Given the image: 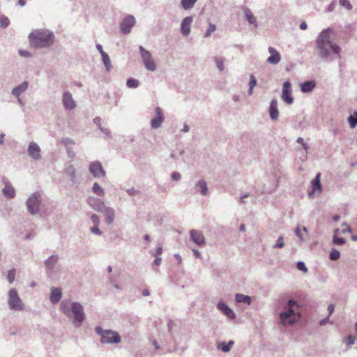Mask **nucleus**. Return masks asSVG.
<instances>
[{"mask_svg":"<svg viewBox=\"0 0 357 357\" xmlns=\"http://www.w3.org/2000/svg\"><path fill=\"white\" fill-rule=\"evenodd\" d=\"M18 53L21 56H23V57L28 58V57L31 56V53L27 50H19Z\"/></svg>","mask_w":357,"mask_h":357,"instance_id":"obj_50","label":"nucleus"},{"mask_svg":"<svg viewBox=\"0 0 357 357\" xmlns=\"http://www.w3.org/2000/svg\"><path fill=\"white\" fill-rule=\"evenodd\" d=\"M171 178L173 181H179L181 178V175L178 172H173L171 174Z\"/></svg>","mask_w":357,"mask_h":357,"instance_id":"obj_51","label":"nucleus"},{"mask_svg":"<svg viewBox=\"0 0 357 357\" xmlns=\"http://www.w3.org/2000/svg\"><path fill=\"white\" fill-rule=\"evenodd\" d=\"M321 174L317 173L314 179L311 181L312 190L308 192V196L312 197L313 194L318 192L320 194L322 191V185L320 181Z\"/></svg>","mask_w":357,"mask_h":357,"instance_id":"obj_19","label":"nucleus"},{"mask_svg":"<svg viewBox=\"0 0 357 357\" xmlns=\"http://www.w3.org/2000/svg\"><path fill=\"white\" fill-rule=\"evenodd\" d=\"M89 170L95 178L105 177L106 175V172L99 161L91 162L89 166Z\"/></svg>","mask_w":357,"mask_h":357,"instance_id":"obj_10","label":"nucleus"},{"mask_svg":"<svg viewBox=\"0 0 357 357\" xmlns=\"http://www.w3.org/2000/svg\"><path fill=\"white\" fill-rule=\"evenodd\" d=\"M5 187L2 189V194L8 199H13L15 197V190L12 185L6 180L3 181Z\"/></svg>","mask_w":357,"mask_h":357,"instance_id":"obj_23","label":"nucleus"},{"mask_svg":"<svg viewBox=\"0 0 357 357\" xmlns=\"http://www.w3.org/2000/svg\"><path fill=\"white\" fill-rule=\"evenodd\" d=\"M162 252V247L158 246L155 250V257H159Z\"/></svg>","mask_w":357,"mask_h":357,"instance_id":"obj_62","label":"nucleus"},{"mask_svg":"<svg viewBox=\"0 0 357 357\" xmlns=\"http://www.w3.org/2000/svg\"><path fill=\"white\" fill-rule=\"evenodd\" d=\"M340 257V252L337 249L333 248L329 254V259L331 261H336Z\"/></svg>","mask_w":357,"mask_h":357,"instance_id":"obj_39","label":"nucleus"},{"mask_svg":"<svg viewBox=\"0 0 357 357\" xmlns=\"http://www.w3.org/2000/svg\"><path fill=\"white\" fill-rule=\"evenodd\" d=\"M126 192L130 196H137L139 194V191L134 188L127 189Z\"/></svg>","mask_w":357,"mask_h":357,"instance_id":"obj_49","label":"nucleus"},{"mask_svg":"<svg viewBox=\"0 0 357 357\" xmlns=\"http://www.w3.org/2000/svg\"><path fill=\"white\" fill-rule=\"evenodd\" d=\"M216 29V26L213 24H209V26H208V30L206 31V32L204 33V37L205 38H208L209 37L211 33L213 32H214Z\"/></svg>","mask_w":357,"mask_h":357,"instance_id":"obj_44","label":"nucleus"},{"mask_svg":"<svg viewBox=\"0 0 357 357\" xmlns=\"http://www.w3.org/2000/svg\"><path fill=\"white\" fill-rule=\"evenodd\" d=\"M99 130H100L102 133H104L105 135H106L107 136H108V137H110V136H111V135H110L111 133H110V131H109V129L105 128H104V127H102V126H100Z\"/></svg>","mask_w":357,"mask_h":357,"instance_id":"obj_57","label":"nucleus"},{"mask_svg":"<svg viewBox=\"0 0 357 357\" xmlns=\"http://www.w3.org/2000/svg\"><path fill=\"white\" fill-rule=\"evenodd\" d=\"M95 331L100 336L101 344H118L121 341V335L116 331L110 329L104 330L100 326L95 327Z\"/></svg>","mask_w":357,"mask_h":357,"instance_id":"obj_5","label":"nucleus"},{"mask_svg":"<svg viewBox=\"0 0 357 357\" xmlns=\"http://www.w3.org/2000/svg\"><path fill=\"white\" fill-rule=\"evenodd\" d=\"M62 101L64 108L67 110H72L76 107L75 101L69 91L63 92Z\"/></svg>","mask_w":357,"mask_h":357,"instance_id":"obj_18","label":"nucleus"},{"mask_svg":"<svg viewBox=\"0 0 357 357\" xmlns=\"http://www.w3.org/2000/svg\"><path fill=\"white\" fill-rule=\"evenodd\" d=\"M284 246L283 241V236H280L278 238L277 243L273 245V248H282Z\"/></svg>","mask_w":357,"mask_h":357,"instance_id":"obj_45","label":"nucleus"},{"mask_svg":"<svg viewBox=\"0 0 357 357\" xmlns=\"http://www.w3.org/2000/svg\"><path fill=\"white\" fill-rule=\"evenodd\" d=\"M333 243L337 245H342L346 243V240L343 237L337 236V235H334L333 238Z\"/></svg>","mask_w":357,"mask_h":357,"instance_id":"obj_41","label":"nucleus"},{"mask_svg":"<svg viewBox=\"0 0 357 357\" xmlns=\"http://www.w3.org/2000/svg\"><path fill=\"white\" fill-rule=\"evenodd\" d=\"M197 0H181V5L184 10H189L193 8Z\"/></svg>","mask_w":357,"mask_h":357,"instance_id":"obj_36","label":"nucleus"},{"mask_svg":"<svg viewBox=\"0 0 357 357\" xmlns=\"http://www.w3.org/2000/svg\"><path fill=\"white\" fill-rule=\"evenodd\" d=\"M7 280L9 283L13 282L15 280V273L13 271H9L7 275Z\"/></svg>","mask_w":357,"mask_h":357,"instance_id":"obj_52","label":"nucleus"},{"mask_svg":"<svg viewBox=\"0 0 357 357\" xmlns=\"http://www.w3.org/2000/svg\"><path fill=\"white\" fill-rule=\"evenodd\" d=\"M257 85V79L253 75H250V82H249V89L248 94L252 95L253 93V89Z\"/></svg>","mask_w":357,"mask_h":357,"instance_id":"obj_38","label":"nucleus"},{"mask_svg":"<svg viewBox=\"0 0 357 357\" xmlns=\"http://www.w3.org/2000/svg\"><path fill=\"white\" fill-rule=\"evenodd\" d=\"M30 45L36 49L48 48L54 43V34L48 29H36L29 34Z\"/></svg>","mask_w":357,"mask_h":357,"instance_id":"obj_4","label":"nucleus"},{"mask_svg":"<svg viewBox=\"0 0 357 357\" xmlns=\"http://www.w3.org/2000/svg\"><path fill=\"white\" fill-rule=\"evenodd\" d=\"M135 24V19L132 15H128L123 18L120 24L121 31L123 34H128L130 33L132 28Z\"/></svg>","mask_w":357,"mask_h":357,"instance_id":"obj_11","label":"nucleus"},{"mask_svg":"<svg viewBox=\"0 0 357 357\" xmlns=\"http://www.w3.org/2000/svg\"><path fill=\"white\" fill-rule=\"evenodd\" d=\"M214 61L215 62V64H216V66H217L218 69L220 72H222L224 70V69H225L224 59L221 58V57H215L214 58Z\"/></svg>","mask_w":357,"mask_h":357,"instance_id":"obj_40","label":"nucleus"},{"mask_svg":"<svg viewBox=\"0 0 357 357\" xmlns=\"http://www.w3.org/2000/svg\"><path fill=\"white\" fill-rule=\"evenodd\" d=\"M91 219L94 225H99L100 218L96 214H92V215L91 216Z\"/></svg>","mask_w":357,"mask_h":357,"instance_id":"obj_53","label":"nucleus"},{"mask_svg":"<svg viewBox=\"0 0 357 357\" xmlns=\"http://www.w3.org/2000/svg\"><path fill=\"white\" fill-rule=\"evenodd\" d=\"M161 261H162V259H161V257H155V259H154V261H153V264H154L155 266H159V265H160Z\"/></svg>","mask_w":357,"mask_h":357,"instance_id":"obj_63","label":"nucleus"},{"mask_svg":"<svg viewBox=\"0 0 357 357\" xmlns=\"http://www.w3.org/2000/svg\"><path fill=\"white\" fill-rule=\"evenodd\" d=\"M355 337L351 335H349L348 336L343 338L342 342H344L347 346H351L355 343Z\"/></svg>","mask_w":357,"mask_h":357,"instance_id":"obj_43","label":"nucleus"},{"mask_svg":"<svg viewBox=\"0 0 357 357\" xmlns=\"http://www.w3.org/2000/svg\"><path fill=\"white\" fill-rule=\"evenodd\" d=\"M8 304L11 310L22 311L24 309V305L14 288L8 291Z\"/></svg>","mask_w":357,"mask_h":357,"instance_id":"obj_7","label":"nucleus"},{"mask_svg":"<svg viewBox=\"0 0 357 357\" xmlns=\"http://www.w3.org/2000/svg\"><path fill=\"white\" fill-rule=\"evenodd\" d=\"M9 19L5 15L0 16V27L2 29L6 28L9 25Z\"/></svg>","mask_w":357,"mask_h":357,"instance_id":"obj_42","label":"nucleus"},{"mask_svg":"<svg viewBox=\"0 0 357 357\" xmlns=\"http://www.w3.org/2000/svg\"><path fill=\"white\" fill-rule=\"evenodd\" d=\"M139 85V82L132 77L128 78L126 81V86L130 89H135Z\"/></svg>","mask_w":357,"mask_h":357,"instance_id":"obj_37","label":"nucleus"},{"mask_svg":"<svg viewBox=\"0 0 357 357\" xmlns=\"http://www.w3.org/2000/svg\"><path fill=\"white\" fill-rule=\"evenodd\" d=\"M335 2H331V3L328 5V8H327V11H328V12H333V11L334 10V9H335Z\"/></svg>","mask_w":357,"mask_h":357,"instance_id":"obj_60","label":"nucleus"},{"mask_svg":"<svg viewBox=\"0 0 357 357\" xmlns=\"http://www.w3.org/2000/svg\"><path fill=\"white\" fill-rule=\"evenodd\" d=\"M332 29L327 28L321 31L315 42V52L321 59L328 61L332 53L341 58V48L331 40Z\"/></svg>","mask_w":357,"mask_h":357,"instance_id":"obj_1","label":"nucleus"},{"mask_svg":"<svg viewBox=\"0 0 357 357\" xmlns=\"http://www.w3.org/2000/svg\"><path fill=\"white\" fill-rule=\"evenodd\" d=\"M28 87L29 82L27 81H24L18 86L14 87L11 91V94L15 98H18L20 96L22 93H23L25 91L27 90Z\"/></svg>","mask_w":357,"mask_h":357,"instance_id":"obj_25","label":"nucleus"},{"mask_svg":"<svg viewBox=\"0 0 357 357\" xmlns=\"http://www.w3.org/2000/svg\"><path fill=\"white\" fill-rule=\"evenodd\" d=\"M234 344V341H233V340H229L228 342L222 341V342H220L217 345V349L218 350L222 351V352L227 353L231 350V347Z\"/></svg>","mask_w":357,"mask_h":357,"instance_id":"obj_30","label":"nucleus"},{"mask_svg":"<svg viewBox=\"0 0 357 357\" xmlns=\"http://www.w3.org/2000/svg\"><path fill=\"white\" fill-rule=\"evenodd\" d=\"M347 121L351 128L354 129L357 126V110L354 111L352 114H350Z\"/></svg>","mask_w":357,"mask_h":357,"instance_id":"obj_34","label":"nucleus"},{"mask_svg":"<svg viewBox=\"0 0 357 357\" xmlns=\"http://www.w3.org/2000/svg\"><path fill=\"white\" fill-rule=\"evenodd\" d=\"M86 202L90 207L98 212H102L106 207L105 202L96 197H89L87 199Z\"/></svg>","mask_w":357,"mask_h":357,"instance_id":"obj_16","label":"nucleus"},{"mask_svg":"<svg viewBox=\"0 0 357 357\" xmlns=\"http://www.w3.org/2000/svg\"><path fill=\"white\" fill-rule=\"evenodd\" d=\"M139 52L144 68L149 71L154 72L157 69V66L152 57L151 53L142 45L139 47Z\"/></svg>","mask_w":357,"mask_h":357,"instance_id":"obj_8","label":"nucleus"},{"mask_svg":"<svg viewBox=\"0 0 357 357\" xmlns=\"http://www.w3.org/2000/svg\"><path fill=\"white\" fill-rule=\"evenodd\" d=\"M296 268H298V270L303 271L304 273H306L307 271V268L305 264L301 261L297 262Z\"/></svg>","mask_w":357,"mask_h":357,"instance_id":"obj_46","label":"nucleus"},{"mask_svg":"<svg viewBox=\"0 0 357 357\" xmlns=\"http://www.w3.org/2000/svg\"><path fill=\"white\" fill-rule=\"evenodd\" d=\"M295 234L301 240L303 241V237L301 234V229L299 226H297L295 229Z\"/></svg>","mask_w":357,"mask_h":357,"instance_id":"obj_56","label":"nucleus"},{"mask_svg":"<svg viewBox=\"0 0 357 357\" xmlns=\"http://www.w3.org/2000/svg\"><path fill=\"white\" fill-rule=\"evenodd\" d=\"M65 173L73 184H80L81 175H77L76 169L73 165H68L65 169Z\"/></svg>","mask_w":357,"mask_h":357,"instance_id":"obj_12","label":"nucleus"},{"mask_svg":"<svg viewBox=\"0 0 357 357\" xmlns=\"http://www.w3.org/2000/svg\"><path fill=\"white\" fill-rule=\"evenodd\" d=\"M334 310H335V305L333 304H330L328 306V316H331L333 312H334Z\"/></svg>","mask_w":357,"mask_h":357,"instance_id":"obj_58","label":"nucleus"},{"mask_svg":"<svg viewBox=\"0 0 357 357\" xmlns=\"http://www.w3.org/2000/svg\"><path fill=\"white\" fill-rule=\"evenodd\" d=\"M99 225H93L92 227H91L90 229V231L93 233V234H97V235H102V232L101 231V230L99 229Z\"/></svg>","mask_w":357,"mask_h":357,"instance_id":"obj_48","label":"nucleus"},{"mask_svg":"<svg viewBox=\"0 0 357 357\" xmlns=\"http://www.w3.org/2000/svg\"><path fill=\"white\" fill-rule=\"evenodd\" d=\"M281 98L287 105L294 103V99L292 96L291 83L290 81H285L282 84Z\"/></svg>","mask_w":357,"mask_h":357,"instance_id":"obj_9","label":"nucleus"},{"mask_svg":"<svg viewBox=\"0 0 357 357\" xmlns=\"http://www.w3.org/2000/svg\"><path fill=\"white\" fill-rule=\"evenodd\" d=\"M340 4L350 10L352 9V6L348 0H339Z\"/></svg>","mask_w":357,"mask_h":357,"instance_id":"obj_47","label":"nucleus"},{"mask_svg":"<svg viewBox=\"0 0 357 357\" xmlns=\"http://www.w3.org/2000/svg\"><path fill=\"white\" fill-rule=\"evenodd\" d=\"M96 48H97V50H98V52H100V55H102V54H105V53H106V52L103 50L102 46L100 44H97V45H96Z\"/></svg>","mask_w":357,"mask_h":357,"instance_id":"obj_64","label":"nucleus"},{"mask_svg":"<svg viewBox=\"0 0 357 357\" xmlns=\"http://www.w3.org/2000/svg\"><path fill=\"white\" fill-rule=\"evenodd\" d=\"M193 18L192 16L185 17L181 22V32L184 36H188L190 33L191 24Z\"/></svg>","mask_w":357,"mask_h":357,"instance_id":"obj_20","label":"nucleus"},{"mask_svg":"<svg viewBox=\"0 0 357 357\" xmlns=\"http://www.w3.org/2000/svg\"><path fill=\"white\" fill-rule=\"evenodd\" d=\"M62 292L59 288H52L50 294V301L52 304L57 303L61 298Z\"/></svg>","mask_w":357,"mask_h":357,"instance_id":"obj_29","label":"nucleus"},{"mask_svg":"<svg viewBox=\"0 0 357 357\" xmlns=\"http://www.w3.org/2000/svg\"><path fill=\"white\" fill-rule=\"evenodd\" d=\"M155 112V115L151 121V126L153 129H157L161 126L165 120V116L160 107H156Z\"/></svg>","mask_w":357,"mask_h":357,"instance_id":"obj_13","label":"nucleus"},{"mask_svg":"<svg viewBox=\"0 0 357 357\" xmlns=\"http://www.w3.org/2000/svg\"><path fill=\"white\" fill-rule=\"evenodd\" d=\"M268 50L271 56L267 59V62L271 64H278L281 59L280 53L273 47H269Z\"/></svg>","mask_w":357,"mask_h":357,"instance_id":"obj_24","label":"nucleus"},{"mask_svg":"<svg viewBox=\"0 0 357 357\" xmlns=\"http://www.w3.org/2000/svg\"><path fill=\"white\" fill-rule=\"evenodd\" d=\"M104 214L105 222L108 225H110L113 223L115 218V211L111 207H105L104 210L101 212Z\"/></svg>","mask_w":357,"mask_h":357,"instance_id":"obj_26","label":"nucleus"},{"mask_svg":"<svg viewBox=\"0 0 357 357\" xmlns=\"http://www.w3.org/2000/svg\"><path fill=\"white\" fill-rule=\"evenodd\" d=\"M268 112L271 120L275 121L278 119L279 111L278 109V100L276 99L271 100L268 108Z\"/></svg>","mask_w":357,"mask_h":357,"instance_id":"obj_22","label":"nucleus"},{"mask_svg":"<svg viewBox=\"0 0 357 357\" xmlns=\"http://www.w3.org/2000/svg\"><path fill=\"white\" fill-rule=\"evenodd\" d=\"M59 257L57 255H52L50 256L44 262L47 270L52 271L56 264L58 263Z\"/></svg>","mask_w":357,"mask_h":357,"instance_id":"obj_27","label":"nucleus"},{"mask_svg":"<svg viewBox=\"0 0 357 357\" xmlns=\"http://www.w3.org/2000/svg\"><path fill=\"white\" fill-rule=\"evenodd\" d=\"M330 316H326L325 318L319 321V325L323 326L327 324L328 323L333 324V321H330L329 320Z\"/></svg>","mask_w":357,"mask_h":357,"instance_id":"obj_54","label":"nucleus"},{"mask_svg":"<svg viewBox=\"0 0 357 357\" xmlns=\"http://www.w3.org/2000/svg\"><path fill=\"white\" fill-rule=\"evenodd\" d=\"M41 203V194L39 192H35L31 194L26 202V208L29 213L33 215L38 214L40 211Z\"/></svg>","mask_w":357,"mask_h":357,"instance_id":"obj_6","label":"nucleus"},{"mask_svg":"<svg viewBox=\"0 0 357 357\" xmlns=\"http://www.w3.org/2000/svg\"><path fill=\"white\" fill-rule=\"evenodd\" d=\"M242 10L244 13L245 20L248 22L249 24L253 25L255 28H257L258 26V23L251 10L245 6H243Z\"/></svg>","mask_w":357,"mask_h":357,"instance_id":"obj_21","label":"nucleus"},{"mask_svg":"<svg viewBox=\"0 0 357 357\" xmlns=\"http://www.w3.org/2000/svg\"><path fill=\"white\" fill-rule=\"evenodd\" d=\"M316 87V82L314 80L305 81L301 84V91L303 93H310Z\"/></svg>","mask_w":357,"mask_h":357,"instance_id":"obj_28","label":"nucleus"},{"mask_svg":"<svg viewBox=\"0 0 357 357\" xmlns=\"http://www.w3.org/2000/svg\"><path fill=\"white\" fill-rule=\"evenodd\" d=\"M190 238L197 245H204L206 243L205 237L201 231L196 229L190 230Z\"/></svg>","mask_w":357,"mask_h":357,"instance_id":"obj_15","label":"nucleus"},{"mask_svg":"<svg viewBox=\"0 0 357 357\" xmlns=\"http://www.w3.org/2000/svg\"><path fill=\"white\" fill-rule=\"evenodd\" d=\"M100 122H101V119H100V117L97 116V117H96V118L93 119V123H94L96 126H98V128H100V126H101Z\"/></svg>","mask_w":357,"mask_h":357,"instance_id":"obj_61","label":"nucleus"},{"mask_svg":"<svg viewBox=\"0 0 357 357\" xmlns=\"http://www.w3.org/2000/svg\"><path fill=\"white\" fill-rule=\"evenodd\" d=\"M102 63L105 66V70L107 72H110L112 69L110 58L107 53L102 54L101 55Z\"/></svg>","mask_w":357,"mask_h":357,"instance_id":"obj_33","label":"nucleus"},{"mask_svg":"<svg viewBox=\"0 0 357 357\" xmlns=\"http://www.w3.org/2000/svg\"><path fill=\"white\" fill-rule=\"evenodd\" d=\"M28 155L35 160L41 158L40 148L38 144L34 142H30L27 149Z\"/></svg>","mask_w":357,"mask_h":357,"instance_id":"obj_17","label":"nucleus"},{"mask_svg":"<svg viewBox=\"0 0 357 357\" xmlns=\"http://www.w3.org/2000/svg\"><path fill=\"white\" fill-rule=\"evenodd\" d=\"M192 252H193V254H194V255L195 256L196 258H197V259H201L202 258V255H201L200 252L198 250L192 249Z\"/></svg>","mask_w":357,"mask_h":357,"instance_id":"obj_59","label":"nucleus"},{"mask_svg":"<svg viewBox=\"0 0 357 357\" xmlns=\"http://www.w3.org/2000/svg\"><path fill=\"white\" fill-rule=\"evenodd\" d=\"M235 300L237 303H243L247 305H250L252 302L250 296L239 293L235 294Z\"/></svg>","mask_w":357,"mask_h":357,"instance_id":"obj_32","label":"nucleus"},{"mask_svg":"<svg viewBox=\"0 0 357 357\" xmlns=\"http://www.w3.org/2000/svg\"><path fill=\"white\" fill-rule=\"evenodd\" d=\"M296 142L298 144H301L305 150H307L309 149V146L307 145V143L305 142L304 139L302 137H298L296 139Z\"/></svg>","mask_w":357,"mask_h":357,"instance_id":"obj_55","label":"nucleus"},{"mask_svg":"<svg viewBox=\"0 0 357 357\" xmlns=\"http://www.w3.org/2000/svg\"><path fill=\"white\" fill-rule=\"evenodd\" d=\"M217 308L229 319H235L236 316L234 310L226 303L222 301H219L217 303Z\"/></svg>","mask_w":357,"mask_h":357,"instance_id":"obj_14","label":"nucleus"},{"mask_svg":"<svg viewBox=\"0 0 357 357\" xmlns=\"http://www.w3.org/2000/svg\"><path fill=\"white\" fill-rule=\"evenodd\" d=\"M195 188H199L202 195L206 196L208 194V187L206 181L202 179L198 181L195 186Z\"/></svg>","mask_w":357,"mask_h":357,"instance_id":"obj_31","label":"nucleus"},{"mask_svg":"<svg viewBox=\"0 0 357 357\" xmlns=\"http://www.w3.org/2000/svg\"><path fill=\"white\" fill-rule=\"evenodd\" d=\"M92 192L97 196H104L105 190L97 183H94L92 186Z\"/></svg>","mask_w":357,"mask_h":357,"instance_id":"obj_35","label":"nucleus"},{"mask_svg":"<svg viewBox=\"0 0 357 357\" xmlns=\"http://www.w3.org/2000/svg\"><path fill=\"white\" fill-rule=\"evenodd\" d=\"M60 310L66 317L71 320L75 328H79L85 320L84 307L78 302L63 300L61 302Z\"/></svg>","mask_w":357,"mask_h":357,"instance_id":"obj_2","label":"nucleus"},{"mask_svg":"<svg viewBox=\"0 0 357 357\" xmlns=\"http://www.w3.org/2000/svg\"><path fill=\"white\" fill-rule=\"evenodd\" d=\"M301 317V305L294 299H289L279 314L280 324L284 326L294 325Z\"/></svg>","mask_w":357,"mask_h":357,"instance_id":"obj_3","label":"nucleus"}]
</instances>
